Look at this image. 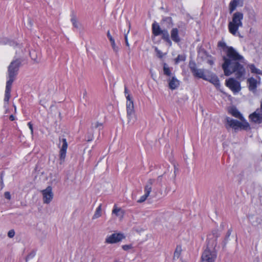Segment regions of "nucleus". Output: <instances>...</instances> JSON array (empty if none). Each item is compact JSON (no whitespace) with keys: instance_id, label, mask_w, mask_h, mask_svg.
<instances>
[{"instance_id":"22","label":"nucleus","mask_w":262,"mask_h":262,"mask_svg":"<svg viewBox=\"0 0 262 262\" xmlns=\"http://www.w3.org/2000/svg\"><path fill=\"white\" fill-rule=\"evenodd\" d=\"M152 33L155 36L161 35V32L163 30H161L158 24L154 23L152 25Z\"/></svg>"},{"instance_id":"35","label":"nucleus","mask_w":262,"mask_h":262,"mask_svg":"<svg viewBox=\"0 0 262 262\" xmlns=\"http://www.w3.org/2000/svg\"><path fill=\"white\" fill-rule=\"evenodd\" d=\"M35 255V252L34 251L31 252L26 257V261H27L29 259L33 258Z\"/></svg>"},{"instance_id":"43","label":"nucleus","mask_w":262,"mask_h":262,"mask_svg":"<svg viewBox=\"0 0 262 262\" xmlns=\"http://www.w3.org/2000/svg\"><path fill=\"white\" fill-rule=\"evenodd\" d=\"M125 97H126V98L127 100L126 102L133 101L132 100V98L129 94H127V95L125 96Z\"/></svg>"},{"instance_id":"32","label":"nucleus","mask_w":262,"mask_h":262,"mask_svg":"<svg viewBox=\"0 0 262 262\" xmlns=\"http://www.w3.org/2000/svg\"><path fill=\"white\" fill-rule=\"evenodd\" d=\"M149 195L144 193V194L142 196H141L140 197V198L137 201V202L138 203H142V202H144L146 200V199L147 198V197Z\"/></svg>"},{"instance_id":"41","label":"nucleus","mask_w":262,"mask_h":262,"mask_svg":"<svg viewBox=\"0 0 262 262\" xmlns=\"http://www.w3.org/2000/svg\"><path fill=\"white\" fill-rule=\"evenodd\" d=\"M4 196L5 198L7 199L8 200H10L11 199V194L9 192H5L4 193Z\"/></svg>"},{"instance_id":"7","label":"nucleus","mask_w":262,"mask_h":262,"mask_svg":"<svg viewBox=\"0 0 262 262\" xmlns=\"http://www.w3.org/2000/svg\"><path fill=\"white\" fill-rule=\"evenodd\" d=\"M43 196V202L45 204H49L53 198L52 188L51 186L47 187L45 189L41 190Z\"/></svg>"},{"instance_id":"19","label":"nucleus","mask_w":262,"mask_h":262,"mask_svg":"<svg viewBox=\"0 0 262 262\" xmlns=\"http://www.w3.org/2000/svg\"><path fill=\"white\" fill-rule=\"evenodd\" d=\"M249 89L251 91H254L257 88V80L253 78L248 79Z\"/></svg>"},{"instance_id":"13","label":"nucleus","mask_w":262,"mask_h":262,"mask_svg":"<svg viewBox=\"0 0 262 262\" xmlns=\"http://www.w3.org/2000/svg\"><path fill=\"white\" fill-rule=\"evenodd\" d=\"M205 80L209 81L216 88H219L220 86V80L215 74H211L207 75L206 79Z\"/></svg>"},{"instance_id":"12","label":"nucleus","mask_w":262,"mask_h":262,"mask_svg":"<svg viewBox=\"0 0 262 262\" xmlns=\"http://www.w3.org/2000/svg\"><path fill=\"white\" fill-rule=\"evenodd\" d=\"M13 83L6 82V86L4 98V106L6 107L8 104L9 99L10 98V93L11 90V86Z\"/></svg>"},{"instance_id":"34","label":"nucleus","mask_w":262,"mask_h":262,"mask_svg":"<svg viewBox=\"0 0 262 262\" xmlns=\"http://www.w3.org/2000/svg\"><path fill=\"white\" fill-rule=\"evenodd\" d=\"M155 51L157 53V55L158 56V57L162 58L163 57V53L161 51L159 50L158 48H155Z\"/></svg>"},{"instance_id":"5","label":"nucleus","mask_w":262,"mask_h":262,"mask_svg":"<svg viewBox=\"0 0 262 262\" xmlns=\"http://www.w3.org/2000/svg\"><path fill=\"white\" fill-rule=\"evenodd\" d=\"M225 120L226 127L227 129L228 127H231L236 130L239 128L247 130L250 128V125L246 120H241V122H239L229 117H226Z\"/></svg>"},{"instance_id":"33","label":"nucleus","mask_w":262,"mask_h":262,"mask_svg":"<svg viewBox=\"0 0 262 262\" xmlns=\"http://www.w3.org/2000/svg\"><path fill=\"white\" fill-rule=\"evenodd\" d=\"M112 47L116 53L118 52L119 51V48L116 45L115 41H112L111 42Z\"/></svg>"},{"instance_id":"44","label":"nucleus","mask_w":262,"mask_h":262,"mask_svg":"<svg viewBox=\"0 0 262 262\" xmlns=\"http://www.w3.org/2000/svg\"><path fill=\"white\" fill-rule=\"evenodd\" d=\"M82 97L84 99H86L87 98V93L85 90H84L82 92Z\"/></svg>"},{"instance_id":"30","label":"nucleus","mask_w":262,"mask_h":262,"mask_svg":"<svg viewBox=\"0 0 262 262\" xmlns=\"http://www.w3.org/2000/svg\"><path fill=\"white\" fill-rule=\"evenodd\" d=\"M163 72L164 74L167 76H170L171 75V71L166 63H164L163 66Z\"/></svg>"},{"instance_id":"24","label":"nucleus","mask_w":262,"mask_h":262,"mask_svg":"<svg viewBox=\"0 0 262 262\" xmlns=\"http://www.w3.org/2000/svg\"><path fill=\"white\" fill-rule=\"evenodd\" d=\"M126 111L127 114L135 113L133 101L126 102Z\"/></svg>"},{"instance_id":"15","label":"nucleus","mask_w":262,"mask_h":262,"mask_svg":"<svg viewBox=\"0 0 262 262\" xmlns=\"http://www.w3.org/2000/svg\"><path fill=\"white\" fill-rule=\"evenodd\" d=\"M171 38L175 42L178 43L180 41V38L179 36V31L177 28H173L170 32Z\"/></svg>"},{"instance_id":"38","label":"nucleus","mask_w":262,"mask_h":262,"mask_svg":"<svg viewBox=\"0 0 262 262\" xmlns=\"http://www.w3.org/2000/svg\"><path fill=\"white\" fill-rule=\"evenodd\" d=\"M122 247L124 250L127 251L132 248V245H123Z\"/></svg>"},{"instance_id":"18","label":"nucleus","mask_w":262,"mask_h":262,"mask_svg":"<svg viewBox=\"0 0 262 262\" xmlns=\"http://www.w3.org/2000/svg\"><path fill=\"white\" fill-rule=\"evenodd\" d=\"M155 180L154 179H149L148 180L144 188V191L145 193L147 195H149L151 191V188L152 185L153 183H154Z\"/></svg>"},{"instance_id":"40","label":"nucleus","mask_w":262,"mask_h":262,"mask_svg":"<svg viewBox=\"0 0 262 262\" xmlns=\"http://www.w3.org/2000/svg\"><path fill=\"white\" fill-rule=\"evenodd\" d=\"M28 126H29V129L31 130V133L32 135L33 134V125L31 122H29L28 123Z\"/></svg>"},{"instance_id":"14","label":"nucleus","mask_w":262,"mask_h":262,"mask_svg":"<svg viewBox=\"0 0 262 262\" xmlns=\"http://www.w3.org/2000/svg\"><path fill=\"white\" fill-rule=\"evenodd\" d=\"M229 113L233 117L239 119L240 120H246L242 114L235 107H232L229 108Z\"/></svg>"},{"instance_id":"39","label":"nucleus","mask_w":262,"mask_h":262,"mask_svg":"<svg viewBox=\"0 0 262 262\" xmlns=\"http://www.w3.org/2000/svg\"><path fill=\"white\" fill-rule=\"evenodd\" d=\"M107 37L108 38L110 42H112V41H115L114 39L113 38V37L111 35L110 32L109 31H107Z\"/></svg>"},{"instance_id":"2","label":"nucleus","mask_w":262,"mask_h":262,"mask_svg":"<svg viewBox=\"0 0 262 262\" xmlns=\"http://www.w3.org/2000/svg\"><path fill=\"white\" fill-rule=\"evenodd\" d=\"M243 13L241 12L233 13L231 20L229 22L228 25L229 32L233 35L243 37L238 31V29L243 27Z\"/></svg>"},{"instance_id":"3","label":"nucleus","mask_w":262,"mask_h":262,"mask_svg":"<svg viewBox=\"0 0 262 262\" xmlns=\"http://www.w3.org/2000/svg\"><path fill=\"white\" fill-rule=\"evenodd\" d=\"M216 245L215 242L210 245L208 242L207 247L204 251L201 257V262H214L216 258V251L215 246Z\"/></svg>"},{"instance_id":"11","label":"nucleus","mask_w":262,"mask_h":262,"mask_svg":"<svg viewBox=\"0 0 262 262\" xmlns=\"http://www.w3.org/2000/svg\"><path fill=\"white\" fill-rule=\"evenodd\" d=\"M249 119L252 122L259 124L262 122V113L257 110L250 115Z\"/></svg>"},{"instance_id":"17","label":"nucleus","mask_w":262,"mask_h":262,"mask_svg":"<svg viewBox=\"0 0 262 262\" xmlns=\"http://www.w3.org/2000/svg\"><path fill=\"white\" fill-rule=\"evenodd\" d=\"M169 86L171 90H174L177 88L179 85V81L174 77H172L171 79L169 80Z\"/></svg>"},{"instance_id":"37","label":"nucleus","mask_w":262,"mask_h":262,"mask_svg":"<svg viewBox=\"0 0 262 262\" xmlns=\"http://www.w3.org/2000/svg\"><path fill=\"white\" fill-rule=\"evenodd\" d=\"M15 235V231L14 230H10L8 233V236L10 238H12Z\"/></svg>"},{"instance_id":"47","label":"nucleus","mask_w":262,"mask_h":262,"mask_svg":"<svg viewBox=\"0 0 262 262\" xmlns=\"http://www.w3.org/2000/svg\"><path fill=\"white\" fill-rule=\"evenodd\" d=\"M124 93H125V96L127 95L128 94V90L127 89V88L125 87V90H124Z\"/></svg>"},{"instance_id":"4","label":"nucleus","mask_w":262,"mask_h":262,"mask_svg":"<svg viewBox=\"0 0 262 262\" xmlns=\"http://www.w3.org/2000/svg\"><path fill=\"white\" fill-rule=\"evenodd\" d=\"M20 64L21 61L19 59L13 60L11 62L8 68L7 82L13 83L15 80Z\"/></svg>"},{"instance_id":"10","label":"nucleus","mask_w":262,"mask_h":262,"mask_svg":"<svg viewBox=\"0 0 262 262\" xmlns=\"http://www.w3.org/2000/svg\"><path fill=\"white\" fill-rule=\"evenodd\" d=\"M62 146L61 147L60 152H59V158L60 160V163L63 162L64 161L67 149L68 148V143L67 142V140L65 138H63L61 140Z\"/></svg>"},{"instance_id":"31","label":"nucleus","mask_w":262,"mask_h":262,"mask_svg":"<svg viewBox=\"0 0 262 262\" xmlns=\"http://www.w3.org/2000/svg\"><path fill=\"white\" fill-rule=\"evenodd\" d=\"M181 248L177 247L174 253V256L173 258H178L180 255L181 254Z\"/></svg>"},{"instance_id":"42","label":"nucleus","mask_w":262,"mask_h":262,"mask_svg":"<svg viewBox=\"0 0 262 262\" xmlns=\"http://www.w3.org/2000/svg\"><path fill=\"white\" fill-rule=\"evenodd\" d=\"M128 33H129V30L127 31L126 34H125V36H124L125 40V43H126V45L127 46H128V47L129 46V43H128V39H127V34Z\"/></svg>"},{"instance_id":"16","label":"nucleus","mask_w":262,"mask_h":262,"mask_svg":"<svg viewBox=\"0 0 262 262\" xmlns=\"http://www.w3.org/2000/svg\"><path fill=\"white\" fill-rule=\"evenodd\" d=\"M112 213L115 214L116 216L121 219L124 216V211L121 208L117 207V206L115 205L112 211Z\"/></svg>"},{"instance_id":"29","label":"nucleus","mask_w":262,"mask_h":262,"mask_svg":"<svg viewBox=\"0 0 262 262\" xmlns=\"http://www.w3.org/2000/svg\"><path fill=\"white\" fill-rule=\"evenodd\" d=\"M103 123L99 122H94L92 123V127L93 128H98L99 129H101L102 128Z\"/></svg>"},{"instance_id":"20","label":"nucleus","mask_w":262,"mask_h":262,"mask_svg":"<svg viewBox=\"0 0 262 262\" xmlns=\"http://www.w3.org/2000/svg\"><path fill=\"white\" fill-rule=\"evenodd\" d=\"M161 34L162 36V39L166 41L170 46L172 45V42L169 38V34L167 30H163Z\"/></svg>"},{"instance_id":"8","label":"nucleus","mask_w":262,"mask_h":262,"mask_svg":"<svg viewBox=\"0 0 262 262\" xmlns=\"http://www.w3.org/2000/svg\"><path fill=\"white\" fill-rule=\"evenodd\" d=\"M124 238V235L121 233H113L107 236L105 239V243L107 244H114L121 241Z\"/></svg>"},{"instance_id":"25","label":"nucleus","mask_w":262,"mask_h":262,"mask_svg":"<svg viewBox=\"0 0 262 262\" xmlns=\"http://www.w3.org/2000/svg\"><path fill=\"white\" fill-rule=\"evenodd\" d=\"M102 204H100L96 208L95 212L93 216V219H97L101 216Z\"/></svg>"},{"instance_id":"27","label":"nucleus","mask_w":262,"mask_h":262,"mask_svg":"<svg viewBox=\"0 0 262 262\" xmlns=\"http://www.w3.org/2000/svg\"><path fill=\"white\" fill-rule=\"evenodd\" d=\"M0 43L2 45L9 44L10 46H14V45H15L16 46L17 45L14 42L10 41L7 38H0Z\"/></svg>"},{"instance_id":"1","label":"nucleus","mask_w":262,"mask_h":262,"mask_svg":"<svg viewBox=\"0 0 262 262\" xmlns=\"http://www.w3.org/2000/svg\"><path fill=\"white\" fill-rule=\"evenodd\" d=\"M219 46L223 48L225 55L223 56L222 69L225 75L229 76L234 74L236 78L243 79L246 71L243 66L245 59L233 47L227 46L225 42H219Z\"/></svg>"},{"instance_id":"48","label":"nucleus","mask_w":262,"mask_h":262,"mask_svg":"<svg viewBox=\"0 0 262 262\" xmlns=\"http://www.w3.org/2000/svg\"><path fill=\"white\" fill-rule=\"evenodd\" d=\"M209 63L210 64H212L213 63V62L212 61H209Z\"/></svg>"},{"instance_id":"36","label":"nucleus","mask_w":262,"mask_h":262,"mask_svg":"<svg viewBox=\"0 0 262 262\" xmlns=\"http://www.w3.org/2000/svg\"><path fill=\"white\" fill-rule=\"evenodd\" d=\"M71 21L72 23V24L75 27V28H78V23L77 22V20H76V19L75 17H72L71 18Z\"/></svg>"},{"instance_id":"9","label":"nucleus","mask_w":262,"mask_h":262,"mask_svg":"<svg viewBox=\"0 0 262 262\" xmlns=\"http://www.w3.org/2000/svg\"><path fill=\"white\" fill-rule=\"evenodd\" d=\"M190 70L195 77L204 80L206 79L207 75L205 73L204 70L198 69L195 67V65L190 66Z\"/></svg>"},{"instance_id":"45","label":"nucleus","mask_w":262,"mask_h":262,"mask_svg":"<svg viewBox=\"0 0 262 262\" xmlns=\"http://www.w3.org/2000/svg\"><path fill=\"white\" fill-rule=\"evenodd\" d=\"M163 20L164 21H166L169 22V23H171V21H172L171 18L169 17H165L163 19Z\"/></svg>"},{"instance_id":"6","label":"nucleus","mask_w":262,"mask_h":262,"mask_svg":"<svg viewBox=\"0 0 262 262\" xmlns=\"http://www.w3.org/2000/svg\"><path fill=\"white\" fill-rule=\"evenodd\" d=\"M226 84L234 93H237L241 90L240 82L233 78L226 80Z\"/></svg>"},{"instance_id":"23","label":"nucleus","mask_w":262,"mask_h":262,"mask_svg":"<svg viewBox=\"0 0 262 262\" xmlns=\"http://www.w3.org/2000/svg\"><path fill=\"white\" fill-rule=\"evenodd\" d=\"M128 122L130 124H134L137 120L136 116L135 113H131L130 114H127Z\"/></svg>"},{"instance_id":"28","label":"nucleus","mask_w":262,"mask_h":262,"mask_svg":"<svg viewBox=\"0 0 262 262\" xmlns=\"http://www.w3.org/2000/svg\"><path fill=\"white\" fill-rule=\"evenodd\" d=\"M186 59V56L185 54L179 55L178 57L174 59L175 63L178 64L181 61H184Z\"/></svg>"},{"instance_id":"49","label":"nucleus","mask_w":262,"mask_h":262,"mask_svg":"<svg viewBox=\"0 0 262 262\" xmlns=\"http://www.w3.org/2000/svg\"><path fill=\"white\" fill-rule=\"evenodd\" d=\"M14 107H15V111H16V107H15V105H14Z\"/></svg>"},{"instance_id":"46","label":"nucleus","mask_w":262,"mask_h":262,"mask_svg":"<svg viewBox=\"0 0 262 262\" xmlns=\"http://www.w3.org/2000/svg\"><path fill=\"white\" fill-rule=\"evenodd\" d=\"M9 119L10 120L13 121L15 120V117L13 115H12L10 116Z\"/></svg>"},{"instance_id":"21","label":"nucleus","mask_w":262,"mask_h":262,"mask_svg":"<svg viewBox=\"0 0 262 262\" xmlns=\"http://www.w3.org/2000/svg\"><path fill=\"white\" fill-rule=\"evenodd\" d=\"M241 0H232L229 4V12L232 13L239 5Z\"/></svg>"},{"instance_id":"26","label":"nucleus","mask_w":262,"mask_h":262,"mask_svg":"<svg viewBox=\"0 0 262 262\" xmlns=\"http://www.w3.org/2000/svg\"><path fill=\"white\" fill-rule=\"evenodd\" d=\"M249 69L252 73L262 75V71L256 68L254 64H250Z\"/></svg>"}]
</instances>
